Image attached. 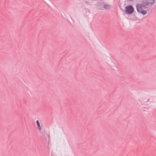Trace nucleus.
Listing matches in <instances>:
<instances>
[{
	"label": "nucleus",
	"instance_id": "nucleus-4",
	"mask_svg": "<svg viewBox=\"0 0 156 156\" xmlns=\"http://www.w3.org/2000/svg\"><path fill=\"white\" fill-rule=\"evenodd\" d=\"M110 5H104V8L105 9H109L110 8Z\"/></svg>",
	"mask_w": 156,
	"mask_h": 156
},
{
	"label": "nucleus",
	"instance_id": "nucleus-3",
	"mask_svg": "<svg viewBox=\"0 0 156 156\" xmlns=\"http://www.w3.org/2000/svg\"><path fill=\"white\" fill-rule=\"evenodd\" d=\"M36 123L37 126L38 130H41L42 129L41 126L40 125L38 120L36 121Z\"/></svg>",
	"mask_w": 156,
	"mask_h": 156
},
{
	"label": "nucleus",
	"instance_id": "nucleus-1",
	"mask_svg": "<svg viewBox=\"0 0 156 156\" xmlns=\"http://www.w3.org/2000/svg\"><path fill=\"white\" fill-rule=\"evenodd\" d=\"M144 6L140 4H138L136 5V8L137 11L139 13L143 15H145L147 13V11L143 10Z\"/></svg>",
	"mask_w": 156,
	"mask_h": 156
},
{
	"label": "nucleus",
	"instance_id": "nucleus-2",
	"mask_svg": "<svg viewBox=\"0 0 156 156\" xmlns=\"http://www.w3.org/2000/svg\"><path fill=\"white\" fill-rule=\"evenodd\" d=\"M133 9L131 5L127 6L125 8V12L127 14H131L133 12Z\"/></svg>",
	"mask_w": 156,
	"mask_h": 156
}]
</instances>
